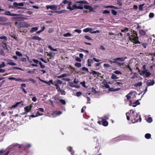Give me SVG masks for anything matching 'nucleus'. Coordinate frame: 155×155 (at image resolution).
<instances>
[{
    "label": "nucleus",
    "instance_id": "obj_1",
    "mask_svg": "<svg viewBox=\"0 0 155 155\" xmlns=\"http://www.w3.org/2000/svg\"><path fill=\"white\" fill-rule=\"evenodd\" d=\"M127 58L126 57L116 58L113 59V61L111 60H109L108 61L111 64L114 63L117 64L118 66H121L124 65V63H120L118 61H124Z\"/></svg>",
    "mask_w": 155,
    "mask_h": 155
},
{
    "label": "nucleus",
    "instance_id": "obj_2",
    "mask_svg": "<svg viewBox=\"0 0 155 155\" xmlns=\"http://www.w3.org/2000/svg\"><path fill=\"white\" fill-rule=\"evenodd\" d=\"M132 35L130 37V41L135 44L140 43L139 41V38L137 36V32L134 30H133L131 33Z\"/></svg>",
    "mask_w": 155,
    "mask_h": 155
},
{
    "label": "nucleus",
    "instance_id": "obj_3",
    "mask_svg": "<svg viewBox=\"0 0 155 155\" xmlns=\"http://www.w3.org/2000/svg\"><path fill=\"white\" fill-rule=\"evenodd\" d=\"M15 25L19 29L22 27L27 28L29 27L30 26L29 24H27L25 22L24 23L22 22H18L16 21L15 22Z\"/></svg>",
    "mask_w": 155,
    "mask_h": 155
},
{
    "label": "nucleus",
    "instance_id": "obj_4",
    "mask_svg": "<svg viewBox=\"0 0 155 155\" xmlns=\"http://www.w3.org/2000/svg\"><path fill=\"white\" fill-rule=\"evenodd\" d=\"M54 85L56 87V89L59 92V91L61 89L59 84H61L63 83L62 81L60 80H57L54 81Z\"/></svg>",
    "mask_w": 155,
    "mask_h": 155
},
{
    "label": "nucleus",
    "instance_id": "obj_5",
    "mask_svg": "<svg viewBox=\"0 0 155 155\" xmlns=\"http://www.w3.org/2000/svg\"><path fill=\"white\" fill-rule=\"evenodd\" d=\"M130 119L131 121H133L135 119V117L136 115H137V114L133 110H130Z\"/></svg>",
    "mask_w": 155,
    "mask_h": 155
},
{
    "label": "nucleus",
    "instance_id": "obj_6",
    "mask_svg": "<svg viewBox=\"0 0 155 155\" xmlns=\"http://www.w3.org/2000/svg\"><path fill=\"white\" fill-rule=\"evenodd\" d=\"M8 20V18L4 16H0V25H6V23L4 22L7 21Z\"/></svg>",
    "mask_w": 155,
    "mask_h": 155
},
{
    "label": "nucleus",
    "instance_id": "obj_7",
    "mask_svg": "<svg viewBox=\"0 0 155 155\" xmlns=\"http://www.w3.org/2000/svg\"><path fill=\"white\" fill-rule=\"evenodd\" d=\"M24 3H25L24 2L18 3L17 2H15L13 3V5H15L16 7V10H17L23 8L20 7V6L22 7L24 6Z\"/></svg>",
    "mask_w": 155,
    "mask_h": 155
},
{
    "label": "nucleus",
    "instance_id": "obj_8",
    "mask_svg": "<svg viewBox=\"0 0 155 155\" xmlns=\"http://www.w3.org/2000/svg\"><path fill=\"white\" fill-rule=\"evenodd\" d=\"M93 60L91 59H88L87 60V63L88 66H91V64L93 62V60L96 62H98L100 61V60L97 59L95 58H93Z\"/></svg>",
    "mask_w": 155,
    "mask_h": 155
},
{
    "label": "nucleus",
    "instance_id": "obj_9",
    "mask_svg": "<svg viewBox=\"0 0 155 155\" xmlns=\"http://www.w3.org/2000/svg\"><path fill=\"white\" fill-rule=\"evenodd\" d=\"M2 14L11 16H16L18 15V14H17L11 13V12L9 11H6L4 13H2Z\"/></svg>",
    "mask_w": 155,
    "mask_h": 155
},
{
    "label": "nucleus",
    "instance_id": "obj_10",
    "mask_svg": "<svg viewBox=\"0 0 155 155\" xmlns=\"http://www.w3.org/2000/svg\"><path fill=\"white\" fill-rule=\"evenodd\" d=\"M134 123H136L138 122L139 120L140 122L141 121V116L139 114H137V115H136L135 117V119H134Z\"/></svg>",
    "mask_w": 155,
    "mask_h": 155
},
{
    "label": "nucleus",
    "instance_id": "obj_11",
    "mask_svg": "<svg viewBox=\"0 0 155 155\" xmlns=\"http://www.w3.org/2000/svg\"><path fill=\"white\" fill-rule=\"evenodd\" d=\"M46 7L48 9H51L52 10H56L57 8L56 6L54 5H48L46 6Z\"/></svg>",
    "mask_w": 155,
    "mask_h": 155
},
{
    "label": "nucleus",
    "instance_id": "obj_12",
    "mask_svg": "<svg viewBox=\"0 0 155 155\" xmlns=\"http://www.w3.org/2000/svg\"><path fill=\"white\" fill-rule=\"evenodd\" d=\"M154 84V81L153 80H150L146 82V84L147 86H149L153 85Z\"/></svg>",
    "mask_w": 155,
    "mask_h": 155
},
{
    "label": "nucleus",
    "instance_id": "obj_13",
    "mask_svg": "<svg viewBox=\"0 0 155 155\" xmlns=\"http://www.w3.org/2000/svg\"><path fill=\"white\" fill-rule=\"evenodd\" d=\"M31 105L30 106V107L29 106H27L24 107V109L25 111V113L27 114V113L30 111L31 109Z\"/></svg>",
    "mask_w": 155,
    "mask_h": 155
},
{
    "label": "nucleus",
    "instance_id": "obj_14",
    "mask_svg": "<svg viewBox=\"0 0 155 155\" xmlns=\"http://www.w3.org/2000/svg\"><path fill=\"white\" fill-rule=\"evenodd\" d=\"M23 103V101H21L20 102H17L15 105H13L11 107V109H12L13 108H15V107H18V106H19V104H22V105H23V103Z\"/></svg>",
    "mask_w": 155,
    "mask_h": 155
},
{
    "label": "nucleus",
    "instance_id": "obj_15",
    "mask_svg": "<svg viewBox=\"0 0 155 155\" xmlns=\"http://www.w3.org/2000/svg\"><path fill=\"white\" fill-rule=\"evenodd\" d=\"M102 124L104 126H107L108 125V123L106 119H102Z\"/></svg>",
    "mask_w": 155,
    "mask_h": 155
},
{
    "label": "nucleus",
    "instance_id": "obj_16",
    "mask_svg": "<svg viewBox=\"0 0 155 155\" xmlns=\"http://www.w3.org/2000/svg\"><path fill=\"white\" fill-rule=\"evenodd\" d=\"M139 34L141 36H143L146 35V32L143 29H141L139 31Z\"/></svg>",
    "mask_w": 155,
    "mask_h": 155
},
{
    "label": "nucleus",
    "instance_id": "obj_17",
    "mask_svg": "<svg viewBox=\"0 0 155 155\" xmlns=\"http://www.w3.org/2000/svg\"><path fill=\"white\" fill-rule=\"evenodd\" d=\"M12 60H9V62H8L7 63V64H9L10 65H17V64L15 63H13L12 62Z\"/></svg>",
    "mask_w": 155,
    "mask_h": 155
},
{
    "label": "nucleus",
    "instance_id": "obj_18",
    "mask_svg": "<svg viewBox=\"0 0 155 155\" xmlns=\"http://www.w3.org/2000/svg\"><path fill=\"white\" fill-rule=\"evenodd\" d=\"M67 149L71 153L72 155H73L74 154V152L73 151L72 148L71 147H68Z\"/></svg>",
    "mask_w": 155,
    "mask_h": 155
},
{
    "label": "nucleus",
    "instance_id": "obj_19",
    "mask_svg": "<svg viewBox=\"0 0 155 155\" xmlns=\"http://www.w3.org/2000/svg\"><path fill=\"white\" fill-rule=\"evenodd\" d=\"M32 39L33 40H38L41 41L42 40V38L38 36H34L32 37Z\"/></svg>",
    "mask_w": 155,
    "mask_h": 155
},
{
    "label": "nucleus",
    "instance_id": "obj_20",
    "mask_svg": "<svg viewBox=\"0 0 155 155\" xmlns=\"http://www.w3.org/2000/svg\"><path fill=\"white\" fill-rule=\"evenodd\" d=\"M133 104H135V105H132L133 107H136L137 105L140 104V103L139 102L138 100H137L135 102L133 103Z\"/></svg>",
    "mask_w": 155,
    "mask_h": 155
},
{
    "label": "nucleus",
    "instance_id": "obj_21",
    "mask_svg": "<svg viewBox=\"0 0 155 155\" xmlns=\"http://www.w3.org/2000/svg\"><path fill=\"white\" fill-rule=\"evenodd\" d=\"M2 46L3 47V49L4 50L8 51L7 47V45L6 43H4L3 44Z\"/></svg>",
    "mask_w": 155,
    "mask_h": 155
},
{
    "label": "nucleus",
    "instance_id": "obj_22",
    "mask_svg": "<svg viewBox=\"0 0 155 155\" xmlns=\"http://www.w3.org/2000/svg\"><path fill=\"white\" fill-rule=\"evenodd\" d=\"M38 30V28L37 27H33L31 28V30H30V32L31 33H32L34 32L37 31Z\"/></svg>",
    "mask_w": 155,
    "mask_h": 155
},
{
    "label": "nucleus",
    "instance_id": "obj_23",
    "mask_svg": "<svg viewBox=\"0 0 155 155\" xmlns=\"http://www.w3.org/2000/svg\"><path fill=\"white\" fill-rule=\"evenodd\" d=\"M111 78L112 79H118V78L117 77V75L115 74H112V75L111 77Z\"/></svg>",
    "mask_w": 155,
    "mask_h": 155
},
{
    "label": "nucleus",
    "instance_id": "obj_24",
    "mask_svg": "<svg viewBox=\"0 0 155 155\" xmlns=\"http://www.w3.org/2000/svg\"><path fill=\"white\" fill-rule=\"evenodd\" d=\"M92 73L93 74L97 75L98 76H100L101 74V73L99 72H97L94 71H92Z\"/></svg>",
    "mask_w": 155,
    "mask_h": 155
},
{
    "label": "nucleus",
    "instance_id": "obj_25",
    "mask_svg": "<svg viewBox=\"0 0 155 155\" xmlns=\"http://www.w3.org/2000/svg\"><path fill=\"white\" fill-rule=\"evenodd\" d=\"M102 83L104 84V87L107 88H109L110 87V86L106 83H105L104 82H103Z\"/></svg>",
    "mask_w": 155,
    "mask_h": 155
},
{
    "label": "nucleus",
    "instance_id": "obj_26",
    "mask_svg": "<svg viewBox=\"0 0 155 155\" xmlns=\"http://www.w3.org/2000/svg\"><path fill=\"white\" fill-rule=\"evenodd\" d=\"M145 137L147 139H149L151 137V135L149 133L146 134L145 135Z\"/></svg>",
    "mask_w": 155,
    "mask_h": 155
},
{
    "label": "nucleus",
    "instance_id": "obj_27",
    "mask_svg": "<svg viewBox=\"0 0 155 155\" xmlns=\"http://www.w3.org/2000/svg\"><path fill=\"white\" fill-rule=\"evenodd\" d=\"M142 83L141 82H139L137 83H136L134 84V86L135 87H137L138 86H140L142 85Z\"/></svg>",
    "mask_w": 155,
    "mask_h": 155
},
{
    "label": "nucleus",
    "instance_id": "obj_28",
    "mask_svg": "<svg viewBox=\"0 0 155 155\" xmlns=\"http://www.w3.org/2000/svg\"><path fill=\"white\" fill-rule=\"evenodd\" d=\"M74 65L78 68H80L81 67V63L76 62L75 64Z\"/></svg>",
    "mask_w": 155,
    "mask_h": 155
},
{
    "label": "nucleus",
    "instance_id": "obj_29",
    "mask_svg": "<svg viewBox=\"0 0 155 155\" xmlns=\"http://www.w3.org/2000/svg\"><path fill=\"white\" fill-rule=\"evenodd\" d=\"M68 68L70 70V71L72 72H73L75 70V69L73 68L71 65L69 66Z\"/></svg>",
    "mask_w": 155,
    "mask_h": 155
},
{
    "label": "nucleus",
    "instance_id": "obj_30",
    "mask_svg": "<svg viewBox=\"0 0 155 155\" xmlns=\"http://www.w3.org/2000/svg\"><path fill=\"white\" fill-rule=\"evenodd\" d=\"M59 101L61 102V103L63 105H65L66 102L65 101L62 99H60Z\"/></svg>",
    "mask_w": 155,
    "mask_h": 155
},
{
    "label": "nucleus",
    "instance_id": "obj_31",
    "mask_svg": "<svg viewBox=\"0 0 155 155\" xmlns=\"http://www.w3.org/2000/svg\"><path fill=\"white\" fill-rule=\"evenodd\" d=\"M140 44H141L143 46V47L144 48H147V46L148 45L147 44L145 43H141Z\"/></svg>",
    "mask_w": 155,
    "mask_h": 155
},
{
    "label": "nucleus",
    "instance_id": "obj_32",
    "mask_svg": "<svg viewBox=\"0 0 155 155\" xmlns=\"http://www.w3.org/2000/svg\"><path fill=\"white\" fill-rule=\"evenodd\" d=\"M77 3H81V4H87V2L85 1H78L77 2Z\"/></svg>",
    "mask_w": 155,
    "mask_h": 155
},
{
    "label": "nucleus",
    "instance_id": "obj_33",
    "mask_svg": "<svg viewBox=\"0 0 155 155\" xmlns=\"http://www.w3.org/2000/svg\"><path fill=\"white\" fill-rule=\"evenodd\" d=\"M63 36L64 37H70L71 36V34L70 33H67L64 34Z\"/></svg>",
    "mask_w": 155,
    "mask_h": 155
},
{
    "label": "nucleus",
    "instance_id": "obj_34",
    "mask_svg": "<svg viewBox=\"0 0 155 155\" xmlns=\"http://www.w3.org/2000/svg\"><path fill=\"white\" fill-rule=\"evenodd\" d=\"M48 48L49 49H50L52 51H57V49H56V48L54 49V48H52L51 45H48Z\"/></svg>",
    "mask_w": 155,
    "mask_h": 155
},
{
    "label": "nucleus",
    "instance_id": "obj_35",
    "mask_svg": "<svg viewBox=\"0 0 155 155\" xmlns=\"http://www.w3.org/2000/svg\"><path fill=\"white\" fill-rule=\"evenodd\" d=\"M144 4H140L139 6V9L140 11H142L143 10V6L144 5Z\"/></svg>",
    "mask_w": 155,
    "mask_h": 155
},
{
    "label": "nucleus",
    "instance_id": "obj_36",
    "mask_svg": "<svg viewBox=\"0 0 155 155\" xmlns=\"http://www.w3.org/2000/svg\"><path fill=\"white\" fill-rule=\"evenodd\" d=\"M66 74H62L61 75H60L58 76L57 77L58 78H63L64 77H66Z\"/></svg>",
    "mask_w": 155,
    "mask_h": 155
},
{
    "label": "nucleus",
    "instance_id": "obj_37",
    "mask_svg": "<svg viewBox=\"0 0 155 155\" xmlns=\"http://www.w3.org/2000/svg\"><path fill=\"white\" fill-rule=\"evenodd\" d=\"M68 84L69 86L71 87H76L75 85H74V83L73 82H69Z\"/></svg>",
    "mask_w": 155,
    "mask_h": 155
},
{
    "label": "nucleus",
    "instance_id": "obj_38",
    "mask_svg": "<svg viewBox=\"0 0 155 155\" xmlns=\"http://www.w3.org/2000/svg\"><path fill=\"white\" fill-rule=\"evenodd\" d=\"M15 81H21V82H24L25 81L24 80H23L21 79V78H15Z\"/></svg>",
    "mask_w": 155,
    "mask_h": 155
},
{
    "label": "nucleus",
    "instance_id": "obj_39",
    "mask_svg": "<svg viewBox=\"0 0 155 155\" xmlns=\"http://www.w3.org/2000/svg\"><path fill=\"white\" fill-rule=\"evenodd\" d=\"M152 121L153 120L151 117H148L147 120V122L150 123H151Z\"/></svg>",
    "mask_w": 155,
    "mask_h": 155
},
{
    "label": "nucleus",
    "instance_id": "obj_40",
    "mask_svg": "<svg viewBox=\"0 0 155 155\" xmlns=\"http://www.w3.org/2000/svg\"><path fill=\"white\" fill-rule=\"evenodd\" d=\"M8 8H14V9H16V7L15 5H10L8 6Z\"/></svg>",
    "mask_w": 155,
    "mask_h": 155
},
{
    "label": "nucleus",
    "instance_id": "obj_41",
    "mask_svg": "<svg viewBox=\"0 0 155 155\" xmlns=\"http://www.w3.org/2000/svg\"><path fill=\"white\" fill-rule=\"evenodd\" d=\"M65 10H62L60 11H56L55 12L59 14H60L65 12Z\"/></svg>",
    "mask_w": 155,
    "mask_h": 155
},
{
    "label": "nucleus",
    "instance_id": "obj_42",
    "mask_svg": "<svg viewBox=\"0 0 155 155\" xmlns=\"http://www.w3.org/2000/svg\"><path fill=\"white\" fill-rule=\"evenodd\" d=\"M5 66V64L4 62H2V64H0V68L4 67Z\"/></svg>",
    "mask_w": 155,
    "mask_h": 155
},
{
    "label": "nucleus",
    "instance_id": "obj_43",
    "mask_svg": "<svg viewBox=\"0 0 155 155\" xmlns=\"http://www.w3.org/2000/svg\"><path fill=\"white\" fill-rule=\"evenodd\" d=\"M16 54L18 56H21L22 55V54L18 51L16 52Z\"/></svg>",
    "mask_w": 155,
    "mask_h": 155
},
{
    "label": "nucleus",
    "instance_id": "obj_44",
    "mask_svg": "<svg viewBox=\"0 0 155 155\" xmlns=\"http://www.w3.org/2000/svg\"><path fill=\"white\" fill-rule=\"evenodd\" d=\"M112 13L114 15H116L117 14V12L114 9H112L111 11Z\"/></svg>",
    "mask_w": 155,
    "mask_h": 155
},
{
    "label": "nucleus",
    "instance_id": "obj_45",
    "mask_svg": "<svg viewBox=\"0 0 155 155\" xmlns=\"http://www.w3.org/2000/svg\"><path fill=\"white\" fill-rule=\"evenodd\" d=\"M28 81H31L33 82V84H35L36 82V81L34 79H32V78L29 79Z\"/></svg>",
    "mask_w": 155,
    "mask_h": 155
},
{
    "label": "nucleus",
    "instance_id": "obj_46",
    "mask_svg": "<svg viewBox=\"0 0 155 155\" xmlns=\"http://www.w3.org/2000/svg\"><path fill=\"white\" fill-rule=\"evenodd\" d=\"M77 9H83V7L82 5L80 4L79 5V6L77 7Z\"/></svg>",
    "mask_w": 155,
    "mask_h": 155
},
{
    "label": "nucleus",
    "instance_id": "obj_47",
    "mask_svg": "<svg viewBox=\"0 0 155 155\" xmlns=\"http://www.w3.org/2000/svg\"><path fill=\"white\" fill-rule=\"evenodd\" d=\"M82 70L83 71H85L87 72H88V69L85 67H83L82 68Z\"/></svg>",
    "mask_w": 155,
    "mask_h": 155
},
{
    "label": "nucleus",
    "instance_id": "obj_48",
    "mask_svg": "<svg viewBox=\"0 0 155 155\" xmlns=\"http://www.w3.org/2000/svg\"><path fill=\"white\" fill-rule=\"evenodd\" d=\"M129 30V29L128 28H126L124 29H121V31L122 32H126V31H128Z\"/></svg>",
    "mask_w": 155,
    "mask_h": 155
},
{
    "label": "nucleus",
    "instance_id": "obj_49",
    "mask_svg": "<svg viewBox=\"0 0 155 155\" xmlns=\"http://www.w3.org/2000/svg\"><path fill=\"white\" fill-rule=\"evenodd\" d=\"M91 91L92 92H93L95 94L97 93V91L96 90L95 88L94 87H92V88Z\"/></svg>",
    "mask_w": 155,
    "mask_h": 155
},
{
    "label": "nucleus",
    "instance_id": "obj_50",
    "mask_svg": "<svg viewBox=\"0 0 155 155\" xmlns=\"http://www.w3.org/2000/svg\"><path fill=\"white\" fill-rule=\"evenodd\" d=\"M128 114L130 115V114L129 112H127L126 113V115L127 116V120H129L130 119V117L129 116Z\"/></svg>",
    "mask_w": 155,
    "mask_h": 155
},
{
    "label": "nucleus",
    "instance_id": "obj_51",
    "mask_svg": "<svg viewBox=\"0 0 155 155\" xmlns=\"http://www.w3.org/2000/svg\"><path fill=\"white\" fill-rule=\"evenodd\" d=\"M114 73L116 74H122L120 71L118 70H116L114 71Z\"/></svg>",
    "mask_w": 155,
    "mask_h": 155
},
{
    "label": "nucleus",
    "instance_id": "obj_52",
    "mask_svg": "<svg viewBox=\"0 0 155 155\" xmlns=\"http://www.w3.org/2000/svg\"><path fill=\"white\" fill-rule=\"evenodd\" d=\"M79 82V81L78 79L75 78L74 81V83L78 84Z\"/></svg>",
    "mask_w": 155,
    "mask_h": 155
},
{
    "label": "nucleus",
    "instance_id": "obj_53",
    "mask_svg": "<svg viewBox=\"0 0 155 155\" xmlns=\"http://www.w3.org/2000/svg\"><path fill=\"white\" fill-rule=\"evenodd\" d=\"M84 38L86 39H87L88 40H92V39L88 35H85L84 36Z\"/></svg>",
    "mask_w": 155,
    "mask_h": 155
},
{
    "label": "nucleus",
    "instance_id": "obj_54",
    "mask_svg": "<svg viewBox=\"0 0 155 155\" xmlns=\"http://www.w3.org/2000/svg\"><path fill=\"white\" fill-rule=\"evenodd\" d=\"M12 68L13 70L17 69L18 70H21V68H20L19 67H12Z\"/></svg>",
    "mask_w": 155,
    "mask_h": 155
},
{
    "label": "nucleus",
    "instance_id": "obj_55",
    "mask_svg": "<svg viewBox=\"0 0 155 155\" xmlns=\"http://www.w3.org/2000/svg\"><path fill=\"white\" fill-rule=\"evenodd\" d=\"M82 94L81 92L80 91L76 93V95L77 97H79Z\"/></svg>",
    "mask_w": 155,
    "mask_h": 155
},
{
    "label": "nucleus",
    "instance_id": "obj_56",
    "mask_svg": "<svg viewBox=\"0 0 155 155\" xmlns=\"http://www.w3.org/2000/svg\"><path fill=\"white\" fill-rule=\"evenodd\" d=\"M0 39H4L5 40H6L7 39V38L6 36H3L0 37Z\"/></svg>",
    "mask_w": 155,
    "mask_h": 155
},
{
    "label": "nucleus",
    "instance_id": "obj_57",
    "mask_svg": "<svg viewBox=\"0 0 155 155\" xmlns=\"http://www.w3.org/2000/svg\"><path fill=\"white\" fill-rule=\"evenodd\" d=\"M102 13L103 14H109L110 13V12L109 11L107 10H104L103 12Z\"/></svg>",
    "mask_w": 155,
    "mask_h": 155
},
{
    "label": "nucleus",
    "instance_id": "obj_58",
    "mask_svg": "<svg viewBox=\"0 0 155 155\" xmlns=\"http://www.w3.org/2000/svg\"><path fill=\"white\" fill-rule=\"evenodd\" d=\"M147 72V70H144L141 71L142 74H145Z\"/></svg>",
    "mask_w": 155,
    "mask_h": 155
},
{
    "label": "nucleus",
    "instance_id": "obj_59",
    "mask_svg": "<svg viewBox=\"0 0 155 155\" xmlns=\"http://www.w3.org/2000/svg\"><path fill=\"white\" fill-rule=\"evenodd\" d=\"M84 7L85 9L89 10V8L90 7V6L85 5H84Z\"/></svg>",
    "mask_w": 155,
    "mask_h": 155
},
{
    "label": "nucleus",
    "instance_id": "obj_60",
    "mask_svg": "<svg viewBox=\"0 0 155 155\" xmlns=\"http://www.w3.org/2000/svg\"><path fill=\"white\" fill-rule=\"evenodd\" d=\"M6 114H7V113L6 112H2L1 113V115L2 116H5Z\"/></svg>",
    "mask_w": 155,
    "mask_h": 155
},
{
    "label": "nucleus",
    "instance_id": "obj_61",
    "mask_svg": "<svg viewBox=\"0 0 155 155\" xmlns=\"http://www.w3.org/2000/svg\"><path fill=\"white\" fill-rule=\"evenodd\" d=\"M145 74L146 77L147 78L150 76L151 74L150 72H147Z\"/></svg>",
    "mask_w": 155,
    "mask_h": 155
},
{
    "label": "nucleus",
    "instance_id": "obj_62",
    "mask_svg": "<svg viewBox=\"0 0 155 155\" xmlns=\"http://www.w3.org/2000/svg\"><path fill=\"white\" fill-rule=\"evenodd\" d=\"M89 28H87L83 29V31L85 32H87L89 31Z\"/></svg>",
    "mask_w": 155,
    "mask_h": 155
},
{
    "label": "nucleus",
    "instance_id": "obj_63",
    "mask_svg": "<svg viewBox=\"0 0 155 155\" xmlns=\"http://www.w3.org/2000/svg\"><path fill=\"white\" fill-rule=\"evenodd\" d=\"M154 16V14L153 13H150L149 14V17L150 18H153Z\"/></svg>",
    "mask_w": 155,
    "mask_h": 155
},
{
    "label": "nucleus",
    "instance_id": "obj_64",
    "mask_svg": "<svg viewBox=\"0 0 155 155\" xmlns=\"http://www.w3.org/2000/svg\"><path fill=\"white\" fill-rule=\"evenodd\" d=\"M74 31L75 32H77L78 33L80 34V33L81 32V30H79V29H75L74 30Z\"/></svg>",
    "mask_w": 155,
    "mask_h": 155
}]
</instances>
